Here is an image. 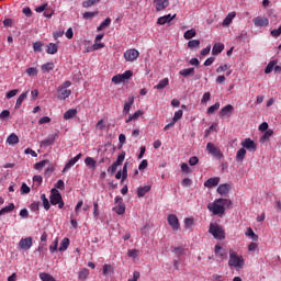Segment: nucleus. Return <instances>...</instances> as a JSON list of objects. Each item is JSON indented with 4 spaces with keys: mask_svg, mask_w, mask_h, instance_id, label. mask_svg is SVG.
I'll return each mask as SVG.
<instances>
[{
    "mask_svg": "<svg viewBox=\"0 0 281 281\" xmlns=\"http://www.w3.org/2000/svg\"><path fill=\"white\" fill-rule=\"evenodd\" d=\"M269 137H273V130H266L261 137V142H269Z\"/></svg>",
    "mask_w": 281,
    "mask_h": 281,
    "instance_id": "nucleus-43",
    "label": "nucleus"
},
{
    "mask_svg": "<svg viewBox=\"0 0 281 281\" xmlns=\"http://www.w3.org/2000/svg\"><path fill=\"white\" fill-rule=\"evenodd\" d=\"M206 150H207L209 155L216 157V159H221V157H223V153H221L218 147L214 146V143H207Z\"/></svg>",
    "mask_w": 281,
    "mask_h": 281,
    "instance_id": "nucleus-8",
    "label": "nucleus"
},
{
    "mask_svg": "<svg viewBox=\"0 0 281 281\" xmlns=\"http://www.w3.org/2000/svg\"><path fill=\"white\" fill-rule=\"evenodd\" d=\"M19 142V136H16V134H11L8 138H7V143L10 146H14V144H16Z\"/></svg>",
    "mask_w": 281,
    "mask_h": 281,
    "instance_id": "nucleus-37",
    "label": "nucleus"
},
{
    "mask_svg": "<svg viewBox=\"0 0 281 281\" xmlns=\"http://www.w3.org/2000/svg\"><path fill=\"white\" fill-rule=\"evenodd\" d=\"M74 166H76V162H75L72 159H70V160L65 165V167H64V169H63V172H67V170H70V168H74Z\"/></svg>",
    "mask_w": 281,
    "mask_h": 281,
    "instance_id": "nucleus-54",
    "label": "nucleus"
},
{
    "mask_svg": "<svg viewBox=\"0 0 281 281\" xmlns=\"http://www.w3.org/2000/svg\"><path fill=\"white\" fill-rule=\"evenodd\" d=\"M157 23H158V25H166V23H169L168 18H166V15L160 16V18H158Z\"/></svg>",
    "mask_w": 281,
    "mask_h": 281,
    "instance_id": "nucleus-63",
    "label": "nucleus"
},
{
    "mask_svg": "<svg viewBox=\"0 0 281 281\" xmlns=\"http://www.w3.org/2000/svg\"><path fill=\"white\" fill-rule=\"evenodd\" d=\"M168 85H170V80L168 78H164L158 82V85L154 87V89H158V90L166 89Z\"/></svg>",
    "mask_w": 281,
    "mask_h": 281,
    "instance_id": "nucleus-23",
    "label": "nucleus"
},
{
    "mask_svg": "<svg viewBox=\"0 0 281 281\" xmlns=\"http://www.w3.org/2000/svg\"><path fill=\"white\" fill-rule=\"evenodd\" d=\"M167 221H168L171 229H173V232H179V229H181V224L179 223V217H177L175 214H169L167 217Z\"/></svg>",
    "mask_w": 281,
    "mask_h": 281,
    "instance_id": "nucleus-6",
    "label": "nucleus"
},
{
    "mask_svg": "<svg viewBox=\"0 0 281 281\" xmlns=\"http://www.w3.org/2000/svg\"><path fill=\"white\" fill-rule=\"evenodd\" d=\"M150 186H144V187H138L137 188V196L142 198V196H146V194H148V191L150 190Z\"/></svg>",
    "mask_w": 281,
    "mask_h": 281,
    "instance_id": "nucleus-21",
    "label": "nucleus"
},
{
    "mask_svg": "<svg viewBox=\"0 0 281 281\" xmlns=\"http://www.w3.org/2000/svg\"><path fill=\"white\" fill-rule=\"evenodd\" d=\"M54 67H55L54 63L49 61V63L43 64L41 69L43 74H49V71H53Z\"/></svg>",
    "mask_w": 281,
    "mask_h": 281,
    "instance_id": "nucleus-24",
    "label": "nucleus"
},
{
    "mask_svg": "<svg viewBox=\"0 0 281 281\" xmlns=\"http://www.w3.org/2000/svg\"><path fill=\"white\" fill-rule=\"evenodd\" d=\"M134 102H135V97H128V102H125L123 108L124 115H128V113H131V108L133 106Z\"/></svg>",
    "mask_w": 281,
    "mask_h": 281,
    "instance_id": "nucleus-17",
    "label": "nucleus"
},
{
    "mask_svg": "<svg viewBox=\"0 0 281 281\" xmlns=\"http://www.w3.org/2000/svg\"><path fill=\"white\" fill-rule=\"evenodd\" d=\"M117 167L119 165H116L115 162L112 164V166H110L108 168V172H110L111 175H115V172L117 171Z\"/></svg>",
    "mask_w": 281,
    "mask_h": 281,
    "instance_id": "nucleus-60",
    "label": "nucleus"
},
{
    "mask_svg": "<svg viewBox=\"0 0 281 281\" xmlns=\"http://www.w3.org/2000/svg\"><path fill=\"white\" fill-rule=\"evenodd\" d=\"M218 109H221V103H220V102H216L215 104L209 106L206 113H207L209 115H212V114L216 113V111H218Z\"/></svg>",
    "mask_w": 281,
    "mask_h": 281,
    "instance_id": "nucleus-34",
    "label": "nucleus"
},
{
    "mask_svg": "<svg viewBox=\"0 0 281 281\" xmlns=\"http://www.w3.org/2000/svg\"><path fill=\"white\" fill-rule=\"evenodd\" d=\"M14 203H10L9 205L2 207L0 210V216H3V214H8L10 212H14Z\"/></svg>",
    "mask_w": 281,
    "mask_h": 281,
    "instance_id": "nucleus-27",
    "label": "nucleus"
},
{
    "mask_svg": "<svg viewBox=\"0 0 281 281\" xmlns=\"http://www.w3.org/2000/svg\"><path fill=\"white\" fill-rule=\"evenodd\" d=\"M32 237L22 238L19 241V248L23 251H29V249H32Z\"/></svg>",
    "mask_w": 281,
    "mask_h": 281,
    "instance_id": "nucleus-11",
    "label": "nucleus"
},
{
    "mask_svg": "<svg viewBox=\"0 0 281 281\" xmlns=\"http://www.w3.org/2000/svg\"><path fill=\"white\" fill-rule=\"evenodd\" d=\"M47 164H49V160H42V161H40V162H36V164L34 165V169H35V170H43V167H44V166H47Z\"/></svg>",
    "mask_w": 281,
    "mask_h": 281,
    "instance_id": "nucleus-47",
    "label": "nucleus"
},
{
    "mask_svg": "<svg viewBox=\"0 0 281 281\" xmlns=\"http://www.w3.org/2000/svg\"><path fill=\"white\" fill-rule=\"evenodd\" d=\"M79 280H87L89 278V269L83 268L78 274Z\"/></svg>",
    "mask_w": 281,
    "mask_h": 281,
    "instance_id": "nucleus-41",
    "label": "nucleus"
},
{
    "mask_svg": "<svg viewBox=\"0 0 281 281\" xmlns=\"http://www.w3.org/2000/svg\"><path fill=\"white\" fill-rule=\"evenodd\" d=\"M231 205L232 200L217 199L207 205V210L212 212L214 216H223L225 214V207H231Z\"/></svg>",
    "mask_w": 281,
    "mask_h": 281,
    "instance_id": "nucleus-1",
    "label": "nucleus"
},
{
    "mask_svg": "<svg viewBox=\"0 0 281 281\" xmlns=\"http://www.w3.org/2000/svg\"><path fill=\"white\" fill-rule=\"evenodd\" d=\"M209 233L213 235L216 240H225V229L223 226L216 223H211L209 227Z\"/></svg>",
    "mask_w": 281,
    "mask_h": 281,
    "instance_id": "nucleus-2",
    "label": "nucleus"
},
{
    "mask_svg": "<svg viewBox=\"0 0 281 281\" xmlns=\"http://www.w3.org/2000/svg\"><path fill=\"white\" fill-rule=\"evenodd\" d=\"M212 99V93L210 92H205L201 99V103L205 104V102H210V100Z\"/></svg>",
    "mask_w": 281,
    "mask_h": 281,
    "instance_id": "nucleus-53",
    "label": "nucleus"
},
{
    "mask_svg": "<svg viewBox=\"0 0 281 281\" xmlns=\"http://www.w3.org/2000/svg\"><path fill=\"white\" fill-rule=\"evenodd\" d=\"M142 115H144V111L137 110L134 114L130 115L125 122H126V124H128V122H133V120H137V117H139Z\"/></svg>",
    "mask_w": 281,
    "mask_h": 281,
    "instance_id": "nucleus-33",
    "label": "nucleus"
},
{
    "mask_svg": "<svg viewBox=\"0 0 281 281\" xmlns=\"http://www.w3.org/2000/svg\"><path fill=\"white\" fill-rule=\"evenodd\" d=\"M40 278L42 281H56V279L47 272L40 273Z\"/></svg>",
    "mask_w": 281,
    "mask_h": 281,
    "instance_id": "nucleus-36",
    "label": "nucleus"
},
{
    "mask_svg": "<svg viewBox=\"0 0 281 281\" xmlns=\"http://www.w3.org/2000/svg\"><path fill=\"white\" fill-rule=\"evenodd\" d=\"M121 175H122V181H125L126 177H128V162L124 164Z\"/></svg>",
    "mask_w": 281,
    "mask_h": 281,
    "instance_id": "nucleus-48",
    "label": "nucleus"
},
{
    "mask_svg": "<svg viewBox=\"0 0 281 281\" xmlns=\"http://www.w3.org/2000/svg\"><path fill=\"white\" fill-rule=\"evenodd\" d=\"M85 164L86 166H88V168H95V159L91 158V157H87L85 159Z\"/></svg>",
    "mask_w": 281,
    "mask_h": 281,
    "instance_id": "nucleus-45",
    "label": "nucleus"
},
{
    "mask_svg": "<svg viewBox=\"0 0 281 281\" xmlns=\"http://www.w3.org/2000/svg\"><path fill=\"white\" fill-rule=\"evenodd\" d=\"M180 76L188 78V76H194V68H186L179 71Z\"/></svg>",
    "mask_w": 281,
    "mask_h": 281,
    "instance_id": "nucleus-31",
    "label": "nucleus"
},
{
    "mask_svg": "<svg viewBox=\"0 0 281 281\" xmlns=\"http://www.w3.org/2000/svg\"><path fill=\"white\" fill-rule=\"evenodd\" d=\"M41 201L43 202L44 210L48 211L49 207H52V205L49 204V200L47 199V196L45 195V193H43V194L41 195Z\"/></svg>",
    "mask_w": 281,
    "mask_h": 281,
    "instance_id": "nucleus-39",
    "label": "nucleus"
},
{
    "mask_svg": "<svg viewBox=\"0 0 281 281\" xmlns=\"http://www.w3.org/2000/svg\"><path fill=\"white\" fill-rule=\"evenodd\" d=\"M54 136H49L48 138L42 140V146H52L54 144Z\"/></svg>",
    "mask_w": 281,
    "mask_h": 281,
    "instance_id": "nucleus-52",
    "label": "nucleus"
},
{
    "mask_svg": "<svg viewBox=\"0 0 281 281\" xmlns=\"http://www.w3.org/2000/svg\"><path fill=\"white\" fill-rule=\"evenodd\" d=\"M246 155H247V149L240 148L236 154V161H244Z\"/></svg>",
    "mask_w": 281,
    "mask_h": 281,
    "instance_id": "nucleus-30",
    "label": "nucleus"
},
{
    "mask_svg": "<svg viewBox=\"0 0 281 281\" xmlns=\"http://www.w3.org/2000/svg\"><path fill=\"white\" fill-rule=\"evenodd\" d=\"M246 236L251 238V240H255V241L258 240V235H256V233H254V229L251 227L247 228Z\"/></svg>",
    "mask_w": 281,
    "mask_h": 281,
    "instance_id": "nucleus-42",
    "label": "nucleus"
},
{
    "mask_svg": "<svg viewBox=\"0 0 281 281\" xmlns=\"http://www.w3.org/2000/svg\"><path fill=\"white\" fill-rule=\"evenodd\" d=\"M236 18V12H231L226 15V18L223 21V26L227 27L228 25H232V21Z\"/></svg>",
    "mask_w": 281,
    "mask_h": 281,
    "instance_id": "nucleus-20",
    "label": "nucleus"
},
{
    "mask_svg": "<svg viewBox=\"0 0 281 281\" xmlns=\"http://www.w3.org/2000/svg\"><path fill=\"white\" fill-rule=\"evenodd\" d=\"M68 248H69V238L66 237L60 243L59 251H67Z\"/></svg>",
    "mask_w": 281,
    "mask_h": 281,
    "instance_id": "nucleus-38",
    "label": "nucleus"
},
{
    "mask_svg": "<svg viewBox=\"0 0 281 281\" xmlns=\"http://www.w3.org/2000/svg\"><path fill=\"white\" fill-rule=\"evenodd\" d=\"M57 98L58 100H67V98H69V95H71V90H68L66 88H57Z\"/></svg>",
    "mask_w": 281,
    "mask_h": 281,
    "instance_id": "nucleus-13",
    "label": "nucleus"
},
{
    "mask_svg": "<svg viewBox=\"0 0 281 281\" xmlns=\"http://www.w3.org/2000/svg\"><path fill=\"white\" fill-rule=\"evenodd\" d=\"M200 46H201V41L199 40H191L188 42L189 49H199Z\"/></svg>",
    "mask_w": 281,
    "mask_h": 281,
    "instance_id": "nucleus-29",
    "label": "nucleus"
},
{
    "mask_svg": "<svg viewBox=\"0 0 281 281\" xmlns=\"http://www.w3.org/2000/svg\"><path fill=\"white\" fill-rule=\"evenodd\" d=\"M183 36H184L186 41H190V40L194 38V36H196V30H194V29L188 30Z\"/></svg>",
    "mask_w": 281,
    "mask_h": 281,
    "instance_id": "nucleus-35",
    "label": "nucleus"
},
{
    "mask_svg": "<svg viewBox=\"0 0 281 281\" xmlns=\"http://www.w3.org/2000/svg\"><path fill=\"white\" fill-rule=\"evenodd\" d=\"M113 212H115V214H119V216H122L126 212V206L124 204H117L113 207Z\"/></svg>",
    "mask_w": 281,
    "mask_h": 281,
    "instance_id": "nucleus-26",
    "label": "nucleus"
},
{
    "mask_svg": "<svg viewBox=\"0 0 281 281\" xmlns=\"http://www.w3.org/2000/svg\"><path fill=\"white\" fill-rule=\"evenodd\" d=\"M49 201L52 205H58L59 210H63V207H65V201H63V195L57 189L50 190Z\"/></svg>",
    "mask_w": 281,
    "mask_h": 281,
    "instance_id": "nucleus-4",
    "label": "nucleus"
},
{
    "mask_svg": "<svg viewBox=\"0 0 281 281\" xmlns=\"http://www.w3.org/2000/svg\"><path fill=\"white\" fill-rule=\"evenodd\" d=\"M46 53H48L50 55L58 54V45H56L54 43L47 44Z\"/></svg>",
    "mask_w": 281,
    "mask_h": 281,
    "instance_id": "nucleus-22",
    "label": "nucleus"
},
{
    "mask_svg": "<svg viewBox=\"0 0 281 281\" xmlns=\"http://www.w3.org/2000/svg\"><path fill=\"white\" fill-rule=\"evenodd\" d=\"M224 49H225V44L216 43L212 48V54L213 56H218V54H221V52H223Z\"/></svg>",
    "mask_w": 281,
    "mask_h": 281,
    "instance_id": "nucleus-19",
    "label": "nucleus"
},
{
    "mask_svg": "<svg viewBox=\"0 0 281 281\" xmlns=\"http://www.w3.org/2000/svg\"><path fill=\"white\" fill-rule=\"evenodd\" d=\"M192 225H194V218H190V217L184 218L186 229H192Z\"/></svg>",
    "mask_w": 281,
    "mask_h": 281,
    "instance_id": "nucleus-46",
    "label": "nucleus"
},
{
    "mask_svg": "<svg viewBox=\"0 0 281 281\" xmlns=\"http://www.w3.org/2000/svg\"><path fill=\"white\" fill-rule=\"evenodd\" d=\"M255 27H267L269 25V19L265 16H257L252 19Z\"/></svg>",
    "mask_w": 281,
    "mask_h": 281,
    "instance_id": "nucleus-12",
    "label": "nucleus"
},
{
    "mask_svg": "<svg viewBox=\"0 0 281 281\" xmlns=\"http://www.w3.org/2000/svg\"><path fill=\"white\" fill-rule=\"evenodd\" d=\"M199 164V157L193 156L189 159V166H196Z\"/></svg>",
    "mask_w": 281,
    "mask_h": 281,
    "instance_id": "nucleus-64",
    "label": "nucleus"
},
{
    "mask_svg": "<svg viewBox=\"0 0 281 281\" xmlns=\"http://www.w3.org/2000/svg\"><path fill=\"white\" fill-rule=\"evenodd\" d=\"M124 159H126V151H121L114 164L122 166V164H124Z\"/></svg>",
    "mask_w": 281,
    "mask_h": 281,
    "instance_id": "nucleus-44",
    "label": "nucleus"
},
{
    "mask_svg": "<svg viewBox=\"0 0 281 281\" xmlns=\"http://www.w3.org/2000/svg\"><path fill=\"white\" fill-rule=\"evenodd\" d=\"M95 3H100V0H88L82 3L83 8H91V5H95Z\"/></svg>",
    "mask_w": 281,
    "mask_h": 281,
    "instance_id": "nucleus-51",
    "label": "nucleus"
},
{
    "mask_svg": "<svg viewBox=\"0 0 281 281\" xmlns=\"http://www.w3.org/2000/svg\"><path fill=\"white\" fill-rule=\"evenodd\" d=\"M49 250L52 254H54V251H58V238H56L49 246Z\"/></svg>",
    "mask_w": 281,
    "mask_h": 281,
    "instance_id": "nucleus-55",
    "label": "nucleus"
},
{
    "mask_svg": "<svg viewBox=\"0 0 281 281\" xmlns=\"http://www.w3.org/2000/svg\"><path fill=\"white\" fill-rule=\"evenodd\" d=\"M270 34L273 36V38H278V36L281 35V26H279V29L272 30Z\"/></svg>",
    "mask_w": 281,
    "mask_h": 281,
    "instance_id": "nucleus-61",
    "label": "nucleus"
},
{
    "mask_svg": "<svg viewBox=\"0 0 281 281\" xmlns=\"http://www.w3.org/2000/svg\"><path fill=\"white\" fill-rule=\"evenodd\" d=\"M26 98H27V92L22 93V94L18 98V100H16V102H15V109H21V105L23 104V102L25 101Z\"/></svg>",
    "mask_w": 281,
    "mask_h": 281,
    "instance_id": "nucleus-32",
    "label": "nucleus"
},
{
    "mask_svg": "<svg viewBox=\"0 0 281 281\" xmlns=\"http://www.w3.org/2000/svg\"><path fill=\"white\" fill-rule=\"evenodd\" d=\"M215 255L221 258V260H227V250L223 249L221 245H215Z\"/></svg>",
    "mask_w": 281,
    "mask_h": 281,
    "instance_id": "nucleus-15",
    "label": "nucleus"
},
{
    "mask_svg": "<svg viewBox=\"0 0 281 281\" xmlns=\"http://www.w3.org/2000/svg\"><path fill=\"white\" fill-rule=\"evenodd\" d=\"M111 25V18H106L98 27L97 32H102V30H106Z\"/></svg>",
    "mask_w": 281,
    "mask_h": 281,
    "instance_id": "nucleus-28",
    "label": "nucleus"
},
{
    "mask_svg": "<svg viewBox=\"0 0 281 281\" xmlns=\"http://www.w3.org/2000/svg\"><path fill=\"white\" fill-rule=\"evenodd\" d=\"M229 190H232V186L229 183L220 184L217 188L218 194H228Z\"/></svg>",
    "mask_w": 281,
    "mask_h": 281,
    "instance_id": "nucleus-18",
    "label": "nucleus"
},
{
    "mask_svg": "<svg viewBox=\"0 0 281 281\" xmlns=\"http://www.w3.org/2000/svg\"><path fill=\"white\" fill-rule=\"evenodd\" d=\"M154 3L156 5V12H161V10H166L170 5L168 0H154Z\"/></svg>",
    "mask_w": 281,
    "mask_h": 281,
    "instance_id": "nucleus-14",
    "label": "nucleus"
},
{
    "mask_svg": "<svg viewBox=\"0 0 281 281\" xmlns=\"http://www.w3.org/2000/svg\"><path fill=\"white\" fill-rule=\"evenodd\" d=\"M133 78V71L132 70H126L123 74H119L116 76L112 77V82L114 85H120L122 82H125L126 80H131Z\"/></svg>",
    "mask_w": 281,
    "mask_h": 281,
    "instance_id": "nucleus-5",
    "label": "nucleus"
},
{
    "mask_svg": "<svg viewBox=\"0 0 281 281\" xmlns=\"http://www.w3.org/2000/svg\"><path fill=\"white\" fill-rule=\"evenodd\" d=\"M77 114H78V110L69 109L64 113V120H71V117H76Z\"/></svg>",
    "mask_w": 281,
    "mask_h": 281,
    "instance_id": "nucleus-25",
    "label": "nucleus"
},
{
    "mask_svg": "<svg viewBox=\"0 0 281 281\" xmlns=\"http://www.w3.org/2000/svg\"><path fill=\"white\" fill-rule=\"evenodd\" d=\"M124 58L127 60V63H133L134 60H137L139 58V50L135 48L127 49L124 53Z\"/></svg>",
    "mask_w": 281,
    "mask_h": 281,
    "instance_id": "nucleus-7",
    "label": "nucleus"
},
{
    "mask_svg": "<svg viewBox=\"0 0 281 281\" xmlns=\"http://www.w3.org/2000/svg\"><path fill=\"white\" fill-rule=\"evenodd\" d=\"M232 113H234V105L227 104L220 111L221 120H227V117H232Z\"/></svg>",
    "mask_w": 281,
    "mask_h": 281,
    "instance_id": "nucleus-10",
    "label": "nucleus"
},
{
    "mask_svg": "<svg viewBox=\"0 0 281 281\" xmlns=\"http://www.w3.org/2000/svg\"><path fill=\"white\" fill-rule=\"evenodd\" d=\"M181 117H183V110L176 111L173 119H172V123L177 124V122H179V120H181Z\"/></svg>",
    "mask_w": 281,
    "mask_h": 281,
    "instance_id": "nucleus-40",
    "label": "nucleus"
},
{
    "mask_svg": "<svg viewBox=\"0 0 281 281\" xmlns=\"http://www.w3.org/2000/svg\"><path fill=\"white\" fill-rule=\"evenodd\" d=\"M243 148L246 150H249V153H256V148H258V144L256 142L251 140V138H245L241 142Z\"/></svg>",
    "mask_w": 281,
    "mask_h": 281,
    "instance_id": "nucleus-9",
    "label": "nucleus"
},
{
    "mask_svg": "<svg viewBox=\"0 0 281 281\" xmlns=\"http://www.w3.org/2000/svg\"><path fill=\"white\" fill-rule=\"evenodd\" d=\"M55 190H65V181L58 180V181L55 183Z\"/></svg>",
    "mask_w": 281,
    "mask_h": 281,
    "instance_id": "nucleus-59",
    "label": "nucleus"
},
{
    "mask_svg": "<svg viewBox=\"0 0 281 281\" xmlns=\"http://www.w3.org/2000/svg\"><path fill=\"white\" fill-rule=\"evenodd\" d=\"M21 193L22 194H30V188L26 183H22L21 186Z\"/></svg>",
    "mask_w": 281,
    "mask_h": 281,
    "instance_id": "nucleus-62",
    "label": "nucleus"
},
{
    "mask_svg": "<svg viewBox=\"0 0 281 281\" xmlns=\"http://www.w3.org/2000/svg\"><path fill=\"white\" fill-rule=\"evenodd\" d=\"M274 67H276V61H273V60L270 61L265 69V74H271V71H273Z\"/></svg>",
    "mask_w": 281,
    "mask_h": 281,
    "instance_id": "nucleus-49",
    "label": "nucleus"
},
{
    "mask_svg": "<svg viewBox=\"0 0 281 281\" xmlns=\"http://www.w3.org/2000/svg\"><path fill=\"white\" fill-rule=\"evenodd\" d=\"M181 170H182V172H186L187 175H190V172H192V169H190V166L186 162H183L181 165Z\"/></svg>",
    "mask_w": 281,
    "mask_h": 281,
    "instance_id": "nucleus-58",
    "label": "nucleus"
},
{
    "mask_svg": "<svg viewBox=\"0 0 281 281\" xmlns=\"http://www.w3.org/2000/svg\"><path fill=\"white\" fill-rule=\"evenodd\" d=\"M137 254H139V250H137V249H130L127 251L128 258H137Z\"/></svg>",
    "mask_w": 281,
    "mask_h": 281,
    "instance_id": "nucleus-57",
    "label": "nucleus"
},
{
    "mask_svg": "<svg viewBox=\"0 0 281 281\" xmlns=\"http://www.w3.org/2000/svg\"><path fill=\"white\" fill-rule=\"evenodd\" d=\"M218 183H221V178L218 177L210 178L204 182V188H216Z\"/></svg>",
    "mask_w": 281,
    "mask_h": 281,
    "instance_id": "nucleus-16",
    "label": "nucleus"
},
{
    "mask_svg": "<svg viewBox=\"0 0 281 281\" xmlns=\"http://www.w3.org/2000/svg\"><path fill=\"white\" fill-rule=\"evenodd\" d=\"M245 266V259L238 257V254L234 250H229L228 267H235L236 269H243Z\"/></svg>",
    "mask_w": 281,
    "mask_h": 281,
    "instance_id": "nucleus-3",
    "label": "nucleus"
},
{
    "mask_svg": "<svg viewBox=\"0 0 281 281\" xmlns=\"http://www.w3.org/2000/svg\"><path fill=\"white\" fill-rule=\"evenodd\" d=\"M26 74L31 77L38 76V69H36L35 67L27 68Z\"/></svg>",
    "mask_w": 281,
    "mask_h": 281,
    "instance_id": "nucleus-50",
    "label": "nucleus"
},
{
    "mask_svg": "<svg viewBox=\"0 0 281 281\" xmlns=\"http://www.w3.org/2000/svg\"><path fill=\"white\" fill-rule=\"evenodd\" d=\"M33 49H34V52H43V43H41V42H35L34 44H33Z\"/></svg>",
    "mask_w": 281,
    "mask_h": 281,
    "instance_id": "nucleus-56",
    "label": "nucleus"
}]
</instances>
